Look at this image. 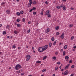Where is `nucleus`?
I'll list each match as a JSON object with an SVG mask.
<instances>
[{
	"instance_id": "50",
	"label": "nucleus",
	"mask_w": 76,
	"mask_h": 76,
	"mask_svg": "<svg viewBox=\"0 0 76 76\" xmlns=\"http://www.w3.org/2000/svg\"><path fill=\"white\" fill-rule=\"evenodd\" d=\"M57 64H58V65L60 64H61L60 62H57Z\"/></svg>"
},
{
	"instance_id": "30",
	"label": "nucleus",
	"mask_w": 76,
	"mask_h": 76,
	"mask_svg": "<svg viewBox=\"0 0 76 76\" xmlns=\"http://www.w3.org/2000/svg\"><path fill=\"white\" fill-rule=\"evenodd\" d=\"M48 18H51V15L50 14L48 15Z\"/></svg>"
},
{
	"instance_id": "61",
	"label": "nucleus",
	"mask_w": 76,
	"mask_h": 76,
	"mask_svg": "<svg viewBox=\"0 0 76 76\" xmlns=\"http://www.w3.org/2000/svg\"><path fill=\"white\" fill-rule=\"evenodd\" d=\"M62 1L64 2L66 1V0H62Z\"/></svg>"
},
{
	"instance_id": "22",
	"label": "nucleus",
	"mask_w": 76,
	"mask_h": 76,
	"mask_svg": "<svg viewBox=\"0 0 76 76\" xmlns=\"http://www.w3.org/2000/svg\"><path fill=\"white\" fill-rule=\"evenodd\" d=\"M41 63V62L40 61H37L36 62V63Z\"/></svg>"
},
{
	"instance_id": "19",
	"label": "nucleus",
	"mask_w": 76,
	"mask_h": 76,
	"mask_svg": "<svg viewBox=\"0 0 76 76\" xmlns=\"http://www.w3.org/2000/svg\"><path fill=\"white\" fill-rule=\"evenodd\" d=\"M14 34H18V31L16 30H15L14 31Z\"/></svg>"
},
{
	"instance_id": "34",
	"label": "nucleus",
	"mask_w": 76,
	"mask_h": 76,
	"mask_svg": "<svg viewBox=\"0 0 76 76\" xmlns=\"http://www.w3.org/2000/svg\"><path fill=\"white\" fill-rule=\"evenodd\" d=\"M75 67V65H72L71 66V68L72 69H73Z\"/></svg>"
},
{
	"instance_id": "36",
	"label": "nucleus",
	"mask_w": 76,
	"mask_h": 76,
	"mask_svg": "<svg viewBox=\"0 0 76 76\" xmlns=\"http://www.w3.org/2000/svg\"><path fill=\"white\" fill-rule=\"evenodd\" d=\"M12 48H14V49H15V48H16V46L14 45L12 46Z\"/></svg>"
},
{
	"instance_id": "53",
	"label": "nucleus",
	"mask_w": 76,
	"mask_h": 76,
	"mask_svg": "<svg viewBox=\"0 0 76 76\" xmlns=\"http://www.w3.org/2000/svg\"><path fill=\"white\" fill-rule=\"evenodd\" d=\"M45 3L46 4H48V2H47V1H46L45 2Z\"/></svg>"
},
{
	"instance_id": "8",
	"label": "nucleus",
	"mask_w": 76,
	"mask_h": 76,
	"mask_svg": "<svg viewBox=\"0 0 76 76\" xmlns=\"http://www.w3.org/2000/svg\"><path fill=\"white\" fill-rule=\"evenodd\" d=\"M64 34H63L61 36V39H64Z\"/></svg>"
},
{
	"instance_id": "47",
	"label": "nucleus",
	"mask_w": 76,
	"mask_h": 76,
	"mask_svg": "<svg viewBox=\"0 0 76 76\" xmlns=\"http://www.w3.org/2000/svg\"><path fill=\"white\" fill-rule=\"evenodd\" d=\"M30 31H31V30L30 29L28 30L27 31L28 33H29V32H30Z\"/></svg>"
},
{
	"instance_id": "56",
	"label": "nucleus",
	"mask_w": 76,
	"mask_h": 76,
	"mask_svg": "<svg viewBox=\"0 0 76 76\" xmlns=\"http://www.w3.org/2000/svg\"><path fill=\"white\" fill-rule=\"evenodd\" d=\"M70 9L71 10H73L74 9V8H73V7H71Z\"/></svg>"
},
{
	"instance_id": "57",
	"label": "nucleus",
	"mask_w": 76,
	"mask_h": 76,
	"mask_svg": "<svg viewBox=\"0 0 76 76\" xmlns=\"http://www.w3.org/2000/svg\"><path fill=\"white\" fill-rule=\"evenodd\" d=\"M61 52H63V49H61Z\"/></svg>"
},
{
	"instance_id": "24",
	"label": "nucleus",
	"mask_w": 76,
	"mask_h": 76,
	"mask_svg": "<svg viewBox=\"0 0 76 76\" xmlns=\"http://www.w3.org/2000/svg\"><path fill=\"white\" fill-rule=\"evenodd\" d=\"M65 54H66V52L65 51H64L63 52V56H64L65 55Z\"/></svg>"
},
{
	"instance_id": "48",
	"label": "nucleus",
	"mask_w": 76,
	"mask_h": 76,
	"mask_svg": "<svg viewBox=\"0 0 76 76\" xmlns=\"http://www.w3.org/2000/svg\"><path fill=\"white\" fill-rule=\"evenodd\" d=\"M5 4V3L2 2L1 3V5H3V4Z\"/></svg>"
},
{
	"instance_id": "9",
	"label": "nucleus",
	"mask_w": 76,
	"mask_h": 76,
	"mask_svg": "<svg viewBox=\"0 0 76 76\" xmlns=\"http://www.w3.org/2000/svg\"><path fill=\"white\" fill-rule=\"evenodd\" d=\"M69 66H70V64H69L67 65L66 66V67L65 68V69H68V67H69Z\"/></svg>"
},
{
	"instance_id": "59",
	"label": "nucleus",
	"mask_w": 76,
	"mask_h": 76,
	"mask_svg": "<svg viewBox=\"0 0 76 76\" xmlns=\"http://www.w3.org/2000/svg\"><path fill=\"white\" fill-rule=\"evenodd\" d=\"M64 69H61V71L62 72H63V71H64Z\"/></svg>"
},
{
	"instance_id": "29",
	"label": "nucleus",
	"mask_w": 76,
	"mask_h": 76,
	"mask_svg": "<svg viewBox=\"0 0 76 76\" xmlns=\"http://www.w3.org/2000/svg\"><path fill=\"white\" fill-rule=\"evenodd\" d=\"M52 45V43L51 42H50L49 43V47H51V46Z\"/></svg>"
},
{
	"instance_id": "2",
	"label": "nucleus",
	"mask_w": 76,
	"mask_h": 76,
	"mask_svg": "<svg viewBox=\"0 0 76 76\" xmlns=\"http://www.w3.org/2000/svg\"><path fill=\"white\" fill-rule=\"evenodd\" d=\"M38 51H39L40 53H42V52H43V51H44V50L42 46L41 47H40L38 48Z\"/></svg>"
},
{
	"instance_id": "4",
	"label": "nucleus",
	"mask_w": 76,
	"mask_h": 76,
	"mask_svg": "<svg viewBox=\"0 0 76 76\" xmlns=\"http://www.w3.org/2000/svg\"><path fill=\"white\" fill-rule=\"evenodd\" d=\"M48 45H45V46H42V47H43V50H44V51H45V50H46L47 49V48H48Z\"/></svg>"
},
{
	"instance_id": "20",
	"label": "nucleus",
	"mask_w": 76,
	"mask_h": 76,
	"mask_svg": "<svg viewBox=\"0 0 76 76\" xmlns=\"http://www.w3.org/2000/svg\"><path fill=\"white\" fill-rule=\"evenodd\" d=\"M65 58L66 59V60H67L69 58V57L67 56H66L65 57Z\"/></svg>"
},
{
	"instance_id": "51",
	"label": "nucleus",
	"mask_w": 76,
	"mask_h": 76,
	"mask_svg": "<svg viewBox=\"0 0 76 76\" xmlns=\"http://www.w3.org/2000/svg\"><path fill=\"white\" fill-rule=\"evenodd\" d=\"M21 49V48H20V47H18V50H20Z\"/></svg>"
},
{
	"instance_id": "39",
	"label": "nucleus",
	"mask_w": 76,
	"mask_h": 76,
	"mask_svg": "<svg viewBox=\"0 0 76 76\" xmlns=\"http://www.w3.org/2000/svg\"><path fill=\"white\" fill-rule=\"evenodd\" d=\"M45 71H46V69H44L42 70V72H44Z\"/></svg>"
},
{
	"instance_id": "58",
	"label": "nucleus",
	"mask_w": 76,
	"mask_h": 76,
	"mask_svg": "<svg viewBox=\"0 0 76 76\" xmlns=\"http://www.w3.org/2000/svg\"><path fill=\"white\" fill-rule=\"evenodd\" d=\"M73 48H76V46H74Z\"/></svg>"
},
{
	"instance_id": "11",
	"label": "nucleus",
	"mask_w": 76,
	"mask_h": 76,
	"mask_svg": "<svg viewBox=\"0 0 76 76\" xmlns=\"http://www.w3.org/2000/svg\"><path fill=\"white\" fill-rule=\"evenodd\" d=\"M56 30H58L60 29V27L59 26H57L55 27Z\"/></svg>"
},
{
	"instance_id": "54",
	"label": "nucleus",
	"mask_w": 76,
	"mask_h": 76,
	"mask_svg": "<svg viewBox=\"0 0 76 76\" xmlns=\"http://www.w3.org/2000/svg\"><path fill=\"white\" fill-rule=\"evenodd\" d=\"M32 49L33 50H34L35 49L34 47H32Z\"/></svg>"
},
{
	"instance_id": "14",
	"label": "nucleus",
	"mask_w": 76,
	"mask_h": 76,
	"mask_svg": "<svg viewBox=\"0 0 76 76\" xmlns=\"http://www.w3.org/2000/svg\"><path fill=\"white\" fill-rule=\"evenodd\" d=\"M67 48V45H65L64 47V50H66V49Z\"/></svg>"
},
{
	"instance_id": "6",
	"label": "nucleus",
	"mask_w": 76,
	"mask_h": 76,
	"mask_svg": "<svg viewBox=\"0 0 76 76\" xmlns=\"http://www.w3.org/2000/svg\"><path fill=\"white\" fill-rule=\"evenodd\" d=\"M50 13V10H48L45 13V15H48Z\"/></svg>"
},
{
	"instance_id": "17",
	"label": "nucleus",
	"mask_w": 76,
	"mask_h": 76,
	"mask_svg": "<svg viewBox=\"0 0 76 76\" xmlns=\"http://www.w3.org/2000/svg\"><path fill=\"white\" fill-rule=\"evenodd\" d=\"M72 26H73V24H70L69 26V28H72Z\"/></svg>"
},
{
	"instance_id": "26",
	"label": "nucleus",
	"mask_w": 76,
	"mask_h": 76,
	"mask_svg": "<svg viewBox=\"0 0 76 76\" xmlns=\"http://www.w3.org/2000/svg\"><path fill=\"white\" fill-rule=\"evenodd\" d=\"M6 34V31H3V35H5V34Z\"/></svg>"
},
{
	"instance_id": "7",
	"label": "nucleus",
	"mask_w": 76,
	"mask_h": 76,
	"mask_svg": "<svg viewBox=\"0 0 76 76\" xmlns=\"http://www.w3.org/2000/svg\"><path fill=\"white\" fill-rule=\"evenodd\" d=\"M64 75H67L69 73V71L66 70L64 72Z\"/></svg>"
},
{
	"instance_id": "55",
	"label": "nucleus",
	"mask_w": 76,
	"mask_h": 76,
	"mask_svg": "<svg viewBox=\"0 0 76 76\" xmlns=\"http://www.w3.org/2000/svg\"><path fill=\"white\" fill-rule=\"evenodd\" d=\"M74 76V74H72L70 76Z\"/></svg>"
},
{
	"instance_id": "38",
	"label": "nucleus",
	"mask_w": 76,
	"mask_h": 76,
	"mask_svg": "<svg viewBox=\"0 0 76 76\" xmlns=\"http://www.w3.org/2000/svg\"><path fill=\"white\" fill-rule=\"evenodd\" d=\"M51 40L52 41H54V38L52 37L51 38Z\"/></svg>"
},
{
	"instance_id": "63",
	"label": "nucleus",
	"mask_w": 76,
	"mask_h": 76,
	"mask_svg": "<svg viewBox=\"0 0 76 76\" xmlns=\"http://www.w3.org/2000/svg\"><path fill=\"white\" fill-rule=\"evenodd\" d=\"M52 76H56V74H53L52 75Z\"/></svg>"
},
{
	"instance_id": "43",
	"label": "nucleus",
	"mask_w": 76,
	"mask_h": 76,
	"mask_svg": "<svg viewBox=\"0 0 76 76\" xmlns=\"http://www.w3.org/2000/svg\"><path fill=\"white\" fill-rule=\"evenodd\" d=\"M73 39H74V37L72 36L71 38V40H73Z\"/></svg>"
},
{
	"instance_id": "15",
	"label": "nucleus",
	"mask_w": 76,
	"mask_h": 76,
	"mask_svg": "<svg viewBox=\"0 0 76 76\" xmlns=\"http://www.w3.org/2000/svg\"><path fill=\"white\" fill-rule=\"evenodd\" d=\"M27 6L28 7H30L31 6V4H29V3H28V4Z\"/></svg>"
},
{
	"instance_id": "13",
	"label": "nucleus",
	"mask_w": 76,
	"mask_h": 76,
	"mask_svg": "<svg viewBox=\"0 0 76 76\" xmlns=\"http://www.w3.org/2000/svg\"><path fill=\"white\" fill-rule=\"evenodd\" d=\"M7 29H9V28H10V26L8 25L7 26L6 28Z\"/></svg>"
},
{
	"instance_id": "52",
	"label": "nucleus",
	"mask_w": 76,
	"mask_h": 76,
	"mask_svg": "<svg viewBox=\"0 0 76 76\" xmlns=\"http://www.w3.org/2000/svg\"><path fill=\"white\" fill-rule=\"evenodd\" d=\"M55 54L56 55H57V54H58V52H56L55 53Z\"/></svg>"
},
{
	"instance_id": "18",
	"label": "nucleus",
	"mask_w": 76,
	"mask_h": 76,
	"mask_svg": "<svg viewBox=\"0 0 76 76\" xmlns=\"http://www.w3.org/2000/svg\"><path fill=\"white\" fill-rule=\"evenodd\" d=\"M56 41H57V40H56V41H54V43H53V45H56Z\"/></svg>"
},
{
	"instance_id": "62",
	"label": "nucleus",
	"mask_w": 76,
	"mask_h": 76,
	"mask_svg": "<svg viewBox=\"0 0 76 76\" xmlns=\"http://www.w3.org/2000/svg\"><path fill=\"white\" fill-rule=\"evenodd\" d=\"M28 24H31V22L30 21H29L28 22Z\"/></svg>"
},
{
	"instance_id": "32",
	"label": "nucleus",
	"mask_w": 76,
	"mask_h": 76,
	"mask_svg": "<svg viewBox=\"0 0 76 76\" xmlns=\"http://www.w3.org/2000/svg\"><path fill=\"white\" fill-rule=\"evenodd\" d=\"M20 13L21 15H22V14L23 13V11H20Z\"/></svg>"
},
{
	"instance_id": "42",
	"label": "nucleus",
	"mask_w": 76,
	"mask_h": 76,
	"mask_svg": "<svg viewBox=\"0 0 76 76\" xmlns=\"http://www.w3.org/2000/svg\"><path fill=\"white\" fill-rule=\"evenodd\" d=\"M40 15H43V12H42V11H41L40 13Z\"/></svg>"
},
{
	"instance_id": "31",
	"label": "nucleus",
	"mask_w": 76,
	"mask_h": 76,
	"mask_svg": "<svg viewBox=\"0 0 76 76\" xmlns=\"http://www.w3.org/2000/svg\"><path fill=\"white\" fill-rule=\"evenodd\" d=\"M33 4H37V2L35 1H33Z\"/></svg>"
},
{
	"instance_id": "45",
	"label": "nucleus",
	"mask_w": 76,
	"mask_h": 76,
	"mask_svg": "<svg viewBox=\"0 0 76 76\" xmlns=\"http://www.w3.org/2000/svg\"><path fill=\"white\" fill-rule=\"evenodd\" d=\"M72 60H70L69 61V63H72Z\"/></svg>"
},
{
	"instance_id": "21",
	"label": "nucleus",
	"mask_w": 76,
	"mask_h": 76,
	"mask_svg": "<svg viewBox=\"0 0 76 76\" xmlns=\"http://www.w3.org/2000/svg\"><path fill=\"white\" fill-rule=\"evenodd\" d=\"M56 7L57 9H61V8L60 6H56Z\"/></svg>"
},
{
	"instance_id": "25",
	"label": "nucleus",
	"mask_w": 76,
	"mask_h": 76,
	"mask_svg": "<svg viewBox=\"0 0 76 76\" xmlns=\"http://www.w3.org/2000/svg\"><path fill=\"white\" fill-rule=\"evenodd\" d=\"M17 27H20V24H18L17 25Z\"/></svg>"
},
{
	"instance_id": "64",
	"label": "nucleus",
	"mask_w": 76,
	"mask_h": 76,
	"mask_svg": "<svg viewBox=\"0 0 76 76\" xmlns=\"http://www.w3.org/2000/svg\"><path fill=\"white\" fill-rule=\"evenodd\" d=\"M59 68L61 69V65L60 67H59Z\"/></svg>"
},
{
	"instance_id": "35",
	"label": "nucleus",
	"mask_w": 76,
	"mask_h": 76,
	"mask_svg": "<svg viewBox=\"0 0 76 76\" xmlns=\"http://www.w3.org/2000/svg\"><path fill=\"white\" fill-rule=\"evenodd\" d=\"M53 59L55 60H56V57L55 56L53 57Z\"/></svg>"
},
{
	"instance_id": "33",
	"label": "nucleus",
	"mask_w": 76,
	"mask_h": 76,
	"mask_svg": "<svg viewBox=\"0 0 76 76\" xmlns=\"http://www.w3.org/2000/svg\"><path fill=\"white\" fill-rule=\"evenodd\" d=\"M56 35H60V33L59 32H57L56 33Z\"/></svg>"
},
{
	"instance_id": "46",
	"label": "nucleus",
	"mask_w": 76,
	"mask_h": 76,
	"mask_svg": "<svg viewBox=\"0 0 76 76\" xmlns=\"http://www.w3.org/2000/svg\"><path fill=\"white\" fill-rule=\"evenodd\" d=\"M33 14L34 15H36V14H37V13L36 12H33Z\"/></svg>"
},
{
	"instance_id": "60",
	"label": "nucleus",
	"mask_w": 76,
	"mask_h": 76,
	"mask_svg": "<svg viewBox=\"0 0 76 76\" xmlns=\"http://www.w3.org/2000/svg\"><path fill=\"white\" fill-rule=\"evenodd\" d=\"M44 10H45L44 9H42V12H44Z\"/></svg>"
},
{
	"instance_id": "5",
	"label": "nucleus",
	"mask_w": 76,
	"mask_h": 76,
	"mask_svg": "<svg viewBox=\"0 0 76 76\" xmlns=\"http://www.w3.org/2000/svg\"><path fill=\"white\" fill-rule=\"evenodd\" d=\"M26 60L27 61H28L30 60V55H27L26 56Z\"/></svg>"
},
{
	"instance_id": "27",
	"label": "nucleus",
	"mask_w": 76,
	"mask_h": 76,
	"mask_svg": "<svg viewBox=\"0 0 76 76\" xmlns=\"http://www.w3.org/2000/svg\"><path fill=\"white\" fill-rule=\"evenodd\" d=\"M46 58H47V56H44L43 57V60H45V59Z\"/></svg>"
},
{
	"instance_id": "49",
	"label": "nucleus",
	"mask_w": 76,
	"mask_h": 76,
	"mask_svg": "<svg viewBox=\"0 0 76 76\" xmlns=\"http://www.w3.org/2000/svg\"><path fill=\"white\" fill-rule=\"evenodd\" d=\"M33 10V9H31V10L29 11V12H32Z\"/></svg>"
},
{
	"instance_id": "28",
	"label": "nucleus",
	"mask_w": 76,
	"mask_h": 76,
	"mask_svg": "<svg viewBox=\"0 0 76 76\" xmlns=\"http://www.w3.org/2000/svg\"><path fill=\"white\" fill-rule=\"evenodd\" d=\"M32 9H33V10H36V8L35 7H33Z\"/></svg>"
},
{
	"instance_id": "12",
	"label": "nucleus",
	"mask_w": 76,
	"mask_h": 76,
	"mask_svg": "<svg viewBox=\"0 0 76 76\" xmlns=\"http://www.w3.org/2000/svg\"><path fill=\"white\" fill-rule=\"evenodd\" d=\"M29 4H32L33 2H32V0H29Z\"/></svg>"
},
{
	"instance_id": "16",
	"label": "nucleus",
	"mask_w": 76,
	"mask_h": 76,
	"mask_svg": "<svg viewBox=\"0 0 76 76\" xmlns=\"http://www.w3.org/2000/svg\"><path fill=\"white\" fill-rule=\"evenodd\" d=\"M6 12L7 13V14H9L10 13V10H8L6 11Z\"/></svg>"
},
{
	"instance_id": "23",
	"label": "nucleus",
	"mask_w": 76,
	"mask_h": 76,
	"mask_svg": "<svg viewBox=\"0 0 76 76\" xmlns=\"http://www.w3.org/2000/svg\"><path fill=\"white\" fill-rule=\"evenodd\" d=\"M16 15H18V16H20V13L19 12H17L16 13Z\"/></svg>"
},
{
	"instance_id": "44",
	"label": "nucleus",
	"mask_w": 76,
	"mask_h": 76,
	"mask_svg": "<svg viewBox=\"0 0 76 76\" xmlns=\"http://www.w3.org/2000/svg\"><path fill=\"white\" fill-rule=\"evenodd\" d=\"M58 67H55V70H57L58 69Z\"/></svg>"
},
{
	"instance_id": "37",
	"label": "nucleus",
	"mask_w": 76,
	"mask_h": 76,
	"mask_svg": "<svg viewBox=\"0 0 76 76\" xmlns=\"http://www.w3.org/2000/svg\"><path fill=\"white\" fill-rule=\"evenodd\" d=\"M20 21V19H17L16 21L17 22H19Z\"/></svg>"
},
{
	"instance_id": "10",
	"label": "nucleus",
	"mask_w": 76,
	"mask_h": 76,
	"mask_svg": "<svg viewBox=\"0 0 76 76\" xmlns=\"http://www.w3.org/2000/svg\"><path fill=\"white\" fill-rule=\"evenodd\" d=\"M49 31H50V28H48L45 31V32L46 33H48V32Z\"/></svg>"
},
{
	"instance_id": "1",
	"label": "nucleus",
	"mask_w": 76,
	"mask_h": 76,
	"mask_svg": "<svg viewBox=\"0 0 76 76\" xmlns=\"http://www.w3.org/2000/svg\"><path fill=\"white\" fill-rule=\"evenodd\" d=\"M21 68V65H20L19 64H18L16 65L15 67V69L16 70H19Z\"/></svg>"
},
{
	"instance_id": "3",
	"label": "nucleus",
	"mask_w": 76,
	"mask_h": 76,
	"mask_svg": "<svg viewBox=\"0 0 76 76\" xmlns=\"http://www.w3.org/2000/svg\"><path fill=\"white\" fill-rule=\"evenodd\" d=\"M60 7H62V8H63V10H64L65 11L66 10V8L65 7V5H64L61 4L60 5Z\"/></svg>"
},
{
	"instance_id": "40",
	"label": "nucleus",
	"mask_w": 76,
	"mask_h": 76,
	"mask_svg": "<svg viewBox=\"0 0 76 76\" xmlns=\"http://www.w3.org/2000/svg\"><path fill=\"white\" fill-rule=\"evenodd\" d=\"M25 75V73H23L21 74L20 75L21 76H23V75Z\"/></svg>"
},
{
	"instance_id": "41",
	"label": "nucleus",
	"mask_w": 76,
	"mask_h": 76,
	"mask_svg": "<svg viewBox=\"0 0 76 76\" xmlns=\"http://www.w3.org/2000/svg\"><path fill=\"white\" fill-rule=\"evenodd\" d=\"M22 21L23 22H25V18H23Z\"/></svg>"
}]
</instances>
